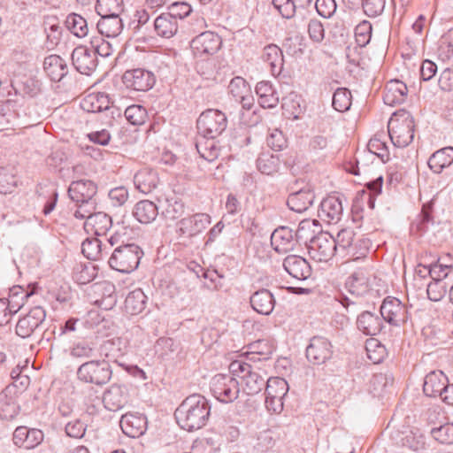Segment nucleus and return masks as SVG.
<instances>
[{"label":"nucleus","mask_w":453,"mask_h":453,"mask_svg":"<svg viewBox=\"0 0 453 453\" xmlns=\"http://www.w3.org/2000/svg\"><path fill=\"white\" fill-rule=\"evenodd\" d=\"M415 122L412 115L400 110L388 121V134L392 143L398 148L408 146L414 138Z\"/></svg>","instance_id":"f257e3e1"},{"label":"nucleus","mask_w":453,"mask_h":453,"mask_svg":"<svg viewBox=\"0 0 453 453\" xmlns=\"http://www.w3.org/2000/svg\"><path fill=\"white\" fill-rule=\"evenodd\" d=\"M142 256L141 248L134 243L121 245L116 248L108 259L111 268L129 273L135 270Z\"/></svg>","instance_id":"f03ea898"},{"label":"nucleus","mask_w":453,"mask_h":453,"mask_svg":"<svg viewBox=\"0 0 453 453\" xmlns=\"http://www.w3.org/2000/svg\"><path fill=\"white\" fill-rule=\"evenodd\" d=\"M345 287L352 297L344 296L340 302L348 312L355 314L361 306V303L357 299L367 294L370 290L366 273L361 270L353 273L346 280Z\"/></svg>","instance_id":"7ed1b4c3"},{"label":"nucleus","mask_w":453,"mask_h":453,"mask_svg":"<svg viewBox=\"0 0 453 453\" xmlns=\"http://www.w3.org/2000/svg\"><path fill=\"white\" fill-rule=\"evenodd\" d=\"M334 240L336 252L342 257L349 256L352 260L365 257L368 252L367 242L355 240V233L350 228H343L337 233Z\"/></svg>","instance_id":"20e7f679"},{"label":"nucleus","mask_w":453,"mask_h":453,"mask_svg":"<svg viewBox=\"0 0 453 453\" xmlns=\"http://www.w3.org/2000/svg\"><path fill=\"white\" fill-rule=\"evenodd\" d=\"M229 370L234 375L242 380L247 395H256L261 392L266 385L267 380L260 374L257 369L242 360L233 361L229 365Z\"/></svg>","instance_id":"39448f33"},{"label":"nucleus","mask_w":453,"mask_h":453,"mask_svg":"<svg viewBox=\"0 0 453 453\" xmlns=\"http://www.w3.org/2000/svg\"><path fill=\"white\" fill-rule=\"evenodd\" d=\"M230 372L228 374H216L210 381V389L214 397L222 403H232L239 395V382Z\"/></svg>","instance_id":"423d86ee"},{"label":"nucleus","mask_w":453,"mask_h":453,"mask_svg":"<svg viewBox=\"0 0 453 453\" xmlns=\"http://www.w3.org/2000/svg\"><path fill=\"white\" fill-rule=\"evenodd\" d=\"M112 375L109 362L92 360L82 364L77 371L78 379L86 383L103 385L107 383Z\"/></svg>","instance_id":"0eeeda50"},{"label":"nucleus","mask_w":453,"mask_h":453,"mask_svg":"<svg viewBox=\"0 0 453 453\" xmlns=\"http://www.w3.org/2000/svg\"><path fill=\"white\" fill-rule=\"evenodd\" d=\"M174 416L181 429L193 432L198 428V397L191 395L176 409Z\"/></svg>","instance_id":"6e6552de"},{"label":"nucleus","mask_w":453,"mask_h":453,"mask_svg":"<svg viewBox=\"0 0 453 453\" xmlns=\"http://www.w3.org/2000/svg\"><path fill=\"white\" fill-rule=\"evenodd\" d=\"M226 117L225 114L215 109H208L200 113V134L208 139H214L219 135L226 127Z\"/></svg>","instance_id":"1a4fd4ad"},{"label":"nucleus","mask_w":453,"mask_h":453,"mask_svg":"<svg viewBox=\"0 0 453 453\" xmlns=\"http://www.w3.org/2000/svg\"><path fill=\"white\" fill-rule=\"evenodd\" d=\"M308 250L311 257L318 262H327L337 253L334 237L327 233L312 237Z\"/></svg>","instance_id":"9d476101"},{"label":"nucleus","mask_w":453,"mask_h":453,"mask_svg":"<svg viewBox=\"0 0 453 453\" xmlns=\"http://www.w3.org/2000/svg\"><path fill=\"white\" fill-rule=\"evenodd\" d=\"M333 345L322 336H314L306 348V357L313 365H322L333 356Z\"/></svg>","instance_id":"9b49d317"},{"label":"nucleus","mask_w":453,"mask_h":453,"mask_svg":"<svg viewBox=\"0 0 453 453\" xmlns=\"http://www.w3.org/2000/svg\"><path fill=\"white\" fill-rule=\"evenodd\" d=\"M380 312L382 319L393 326H400L408 319L405 305L399 299L392 296L383 300Z\"/></svg>","instance_id":"f8f14e48"},{"label":"nucleus","mask_w":453,"mask_h":453,"mask_svg":"<svg viewBox=\"0 0 453 453\" xmlns=\"http://www.w3.org/2000/svg\"><path fill=\"white\" fill-rule=\"evenodd\" d=\"M127 88L136 91H148L155 84L156 79L152 72L142 68L127 70L122 76Z\"/></svg>","instance_id":"ddd939ff"},{"label":"nucleus","mask_w":453,"mask_h":453,"mask_svg":"<svg viewBox=\"0 0 453 453\" xmlns=\"http://www.w3.org/2000/svg\"><path fill=\"white\" fill-rule=\"evenodd\" d=\"M46 312L41 306L32 308L29 312L19 319L16 325V334L21 338L29 337L44 321Z\"/></svg>","instance_id":"4468645a"},{"label":"nucleus","mask_w":453,"mask_h":453,"mask_svg":"<svg viewBox=\"0 0 453 453\" xmlns=\"http://www.w3.org/2000/svg\"><path fill=\"white\" fill-rule=\"evenodd\" d=\"M343 214V207L339 197L329 196L324 198L318 211L319 218L327 224H337Z\"/></svg>","instance_id":"2eb2a0df"},{"label":"nucleus","mask_w":453,"mask_h":453,"mask_svg":"<svg viewBox=\"0 0 453 453\" xmlns=\"http://www.w3.org/2000/svg\"><path fill=\"white\" fill-rule=\"evenodd\" d=\"M96 185L89 180L73 181L68 188V195L76 204L92 203L91 200L96 194Z\"/></svg>","instance_id":"dca6fc26"},{"label":"nucleus","mask_w":453,"mask_h":453,"mask_svg":"<svg viewBox=\"0 0 453 453\" xmlns=\"http://www.w3.org/2000/svg\"><path fill=\"white\" fill-rule=\"evenodd\" d=\"M120 427L125 434L136 438L142 435L147 430V418L137 412H128L120 418Z\"/></svg>","instance_id":"f3484780"},{"label":"nucleus","mask_w":453,"mask_h":453,"mask_svg":"<svg viewBox=\"0 0 453 453\" xmlns=\"http://www.w3.org/2000/svg\"><path fill=\"white\" fill-rule=\"evenodd\" d=\"M284 270L294 279L304 280L311 277V267L309 262L303 257L288 255L283 260Z\"/></svg>","instance_id":"a211bd4d"},{"label":"nucleus","mask_w":453,"mask_h":453,"mask_svg":"<svg viewBox=\"0 0 453 453\" xmlns=\"http://www.w3.org/2000/svg\"><path fill=\"white\" fill-rule=\"evenodd\" d=\"M128 401V393L126 387L112 384L103 395V403L111 411L122 409Z\"/></svg>","instance_id":"6ab92c4d"},{"label":"nucleus","mask_w":453,"mask_h":453,"mask_svg":"<svg viewBox=\"0 0 453 453\" xmlns=\"http://www.w3.org/2000/svg\"><path fill=\"white\" fill-rule=\"evenodd\" d=\"M72 61L73 66L82 74H90L96 65V58L92 50L86 47H76L72 53Z\"/></svg>","instance_id":"aec40b11"},{"label":"nucleus","mask_w":453,"mask_h":453,"mask_svg":"<svg viewBox=\"0 0 453 453\" xmlns=\"http://www.w3.org/2000/svg\"><path fill=\"white\" fill-rule=\"evenodd\" d=\"M111 226V218L108 214L99 211L88 216L84 223V230L88 234L101 236L104 235Z\"/></svg>","instance_id":"412c9836"},{"label":"nucleus","mask_w":453,"mask_h":453,"mask_svg":"<svg viewBox=\"0 0 453 453\" xmlns=\"http://www.w3.org/2000/svg\"><path fill=\"white\" fill-rule=\"evenodd\" d=\"M296 242L293 230L288 226L276 228L271 235V243L279 253H286L294 250Z\"/></svg>","instance_id":"4be33fe9"},{"label":"nucleus","mask_w":453,"mask_h":453,"mask_svg":"<svg viewBox=\"0 0 453 453\" xmlns=\"http://www.w3.org/2000/svg\"><path fill=\"white\" fill-rule=\"evenodd\" d=\"M250 303L256 312L267 316L273 312L276 302L268 289L261 288L251 295Z\"/></svg>","instance_id":"5701e85b"},{"label":"nucleus","mask_w":453,"mask_h":453,"mask_svg":"<svg viewBox=\"0 0 453 453\" xmlns=\"http://www.w3.org/2000/svg\"><path fill=\"white\" fill-rule=\"evenodd\" d=\"M43 70L46 75L55 82L62 81L68 73L66 61L58 55H50L44 58Z\"/></svg>","instance_id":"b1692460"},{"label":"nucleus","mask_w":453,"mask_h":453,"mask_svg":"<svg viewBox=\"0 0 453 453\" xmlns=\"http://www.w3.org/2000/svg\"><path fill=\"white\" fill-rule=\"evenodd\" d=\"M447 384L448 378L441 371H433L425 377L423 391L427 396L441 397Z\"/></svg>","instance_id":"393cba45"},{"label":"nucleus","mask_w":453,"mask_h":453,"mask_svg":"<svg viewBox=\"0 0 453 453\" xmlns=\"http://www.w3.org/2000/svg\"><path fill=\"white\" fill-rule=\"evenodd\" d=\"M408 88L405 83L399 80H391L385 88L383 101L388 105L400 104L407 98Z\"/></svg>","instance_id":"a878e982"},{"label":"nucleus","mask_w":453,"mask_h":453,"mask_svg":"<svg viewBox=\"0 0 453 453\" xmlns=\"http://www.w3.org/2000/svg\"><path fill=\"white\" fill-rule=\"evenodd\" d=\"M357 328L366 335H376L383 328L381 316L371 311H363L357 319Z\"/></svg>","instance_id":"bb28decb"},{"label":"nucleus","mask_w":453,"mask_h":453,"mask_svg":"<svg viewBox=\"0 0 453 453\" xmlns=\"http://www.w3.org/2000/svg\"><path fill=\"white\" fill-rule=\"evenodd\" d=\"M157 173L150 168L139 170L134 177L135 188L143 194H149L154 190L158 184Z\"/></svg>","instance_id":"cd10ccee"},{"label":"nucleus","mask_w":453,"mask_h":453,"mask_svg":"<svg viewBox=\"0 0 453 453\" xmlns=\"http://www.w3.org/2000/svg\"><path fill=\"white\" fill-rule=\"evenodd\" d=\"M315 195L311 189H301L288 196L287 204L290 210L302 213L313 203Z\"/></svg>","instance_id":"c85d7f7f"},{"label":"nucleus","mask_w":453,"mask_h":453,"mask_svg":"<svg viewBox=\"0 0 453 453\" xmlns=\"http://www.w3.org/2000/svg\"><path fill=\"white\" fill-rule=\"evenodd\" d=\"M126 342L121 338H112L104 341L99 347V354L109 361L119 362V358L126 353Z\"/></svg>","instance_id":"c756f323"},{"label":"nucleus","mask_w":453,"mask_h":453,"mask_svg":"<svg viewBox=\"0 0 453 453\" xmlns=\"http://www.w3.org/2000/svg\"><path fill=\"white\" fill-rule=\"evenodd\" d=\"M154 31L162 38H172L178 31V22L169 12L160 14L153 23Z\"/></svg>","instance_id":"7c9ffc66"},{"label":"nucleus","mask_w":453,"mask_h":453,"mask_svg":"<svg viewBox=\"0 0 453 453\" xmlns=\"http://www.w3.org/2000/svg\"><path fill=\"white\" fill-rule=\"evenodd\" d=\"M262 59L268 63L273 76H278L281 73L284 59L282 51L277 45L269 44L265 46L263 50Z\"/></svg>","instance_id":"2f4dec72"},{"label":"nucleus","mask_w":453,"mask_h":453,"mask_svg":"<svg viewBox=\"0 0 453 453\" xmlns=\"http://www.w3.org/2000/svg\"><path fill=\"white\" fill-rule=\"evenodd\" d=\"M133 215L140 223L150 224L157 219L158 209L153 202L142 200L134 206Z\"/></svg>","instance_id":"473e14b6"},{"label":"nucleus","mask_w":453,"mask_h":453,"mask_svg":"<svg viewBox=\"0 0 453 453\" xmlns=\"http://www.w3.org/2000/svg\"><path fill=\"white\" fill-rule=\"evenodd\" d=\"M96 27L100 36L108 38L117 37L123 29V24L119 15L101 17Z\"/></svg>","instance_id":"72a5a7b5"},{"label":"nucleus","mask_w":453,"mask_h":453,"mask_svg":"<svg viewBox=\"0 0 453 453\" xmlns=\"http://www.w3.org/2000/svg\"><path fill=\"white\" fill-rule=\"evenodd\" d=\"M453 162V147H445L435 151L428 159V166L434 173H441Z\"/></svg>","instance_id":"f704fd0d"},{"label":"nucleus","mask_w":453,"mask_h":453,"mask_svg":"<svg viewBox=\"0 0 453 453\" xmlns=\"http://www.w3.org/2000/svg\"><path fill=\"white\" fill-rule=\"evenodd\" d=\"M258 103L263 108H274L279 103V96L269 81H260L256 86Z\"/></svg>","instance_id":"c9c22d12"},{"label":"nucleus","mask_w":453,"mask_h":453,"mask_svg":"<svg viewBox=\"0 0 453 453\" xmlns=\"http://www.w3.org/2000/svg\"><path fill=\"white\" fill-rule=\"evenodd\" d=\"M110 100L104 93H92L86 96L81 102V107L88 112H99L108 110Z\"/></svg>","instance_id":"e433bc0d"},{"label":"nucleus","mask_w":453,"mask_h":453,"mask_svg":"<svg viewBox=\"0 0 453 453\" xmlns=\"http://www.w3.org/2000/svg\"><path fill=\"white\" fill-rule=\"evenodd\" d=\"M81 251L86 257L91 260L102 259L109 253L106 245L103 246L102 241L96 237L86 239L82 242Z\"/></svg>","instance_id":"4c0bfd02"},{"label":"nucleus","mask_w":453,"mask_h":453,"mask_svg":"<svg viewBox=\"0 0 453 453\" xmlns=\"http://www.w3.org/2000/svg\"><path fill=\"white\" fill-rule=\"evenodd\" d=\"M147 296L141 288L131 291L125 300V311L130 315L141 313L146 306Z\"/></svg>","instance_id":"58836bf2"},{"label":"nucleus","mask_w":453,"mask_h":453,"mask_svg":"<svg viewBox=\"0 0 453 453\" xmlns=\"http://www.w3.org/2000/svg\"><path fill=\"white\" fill-rule=\"evenodd\" d=\"M279 155L271 154L269 151L262 152L257 159V167L264 174L272 175L280 168Z\"/></svg>","instance_id":"ea45409f"},{"label":"nucleus","mask_w":453,"mask_h":453,"mask_svg":"<svg viewBox=\"0 0 453 453\" xmlns=\"http://www.w3.org/2000/svg\"><path fill=\"white\" fill-rule=\"evenodd\" d=\"M67 29L76 37L84 38L88 34L87 20L77 13H70L65 19Z\"/></svg>","instance_id":"a19ab883"},{"label":"nucleus","mask_w":453,"mask_h":453,"mask_svg":"<svg viewBox=\"0 0 453 453\" xmlns=\"http://www.w3.org/2000/svg\"><path fill=\"white\" fill-rule=\"evenodd\" d=\"M393 381L394 378L390 373H376L370 380L369 391L373 396L380 397Z\"/></svg>","instance_id":"79ce46f5"},{"label":"nucleus","mask_w":453,"mask_h":453,"mask_svg":"<svg viewBox=\"0 0 453 453\" xmlns=\"http://www.w3.org/2000/svg\"><path fill=\"white\" fill-rule=\"evenodd\" d=\"M19 408L6 390L0 393V418L10 420L19 414Z\"/></svg>","instance_id":"37998d69"},{"label":"nucleus","mask_w":453,"mask_h":453,"mask_svg":"<svg viewBox=\"0 0 453 453\" xmlns=\"http://www.w3.org/2000/svg\"><path fill=\"white\" fill-rule=\"evenodd\" d=\"M18 179L16 172L12 167L0 168V193L11 194L17 187Z\"/></svg>","instance_id":"c03bdc74"},{"label":"nucleus","mask_w":453,"mask_h":453,"mask_svg":"<svg viewBox=\"0 0 453 453\" xmlns=\"http://www.w3.org/2000/svg\"><path fill=\"white\" fill-rule=\"evenodd\" d=\"M288 390V384L283 378L272 377L266 380L265 396H286Z\"/></svg>","instance_id":"a18cd8bd"},{"label":"nucleus","mask_w":453,"mask_h":453,"mask_svg":"<svg viewBox=\"0 0 453 453\" xmlns=\"http://www.w3.org/2000/svg\"><path fill=\"white\" fill-rule=\"evenodd\" d=\"M183 211L184 205L177 197L172 196L165 199L162 211L165 219L175 220L182 215Z\"/></svg>","instance_id":"49530a36"},{"label":"nucleus","mask_w":453,"mask_h":453,"mask_svg":"<svg viewBox=\"0 0 453 453\" xmlns=\"http://www.w3.org/2000/svg\"><path fill=\"white\" fill-rule=\"evenodd\" d=\"M200 44L203 48V53L208 55L215 54L220 48V37L211 31L200 33Z\"/></svg>","instance_id":"de8ad7c7"},{"label":"nucleus","mask_w":453,"mask_h":453,"mask_svg":"<svg viewBox=\"0 0 453 453\" xmlns=\"http://www.w3.org/2000/svg\"><path fill=\"white\" fill-rule=\"evenodd\" d=\"M122 10V0L96 1V11L101 17L119 15Z\"/></svg>","instance_id":"09e8293b"},{"label":"nucleus","mask_w":453,"mask_h":453,"mask_svg":"<svg viewBox=\"0 0 453 453\" xmlns=\"http://www.w3.org/2000/svg\"><path fill=\"white\" fill-rule=\"evenodd\" d=\"M351 93L346 88H339L333 96V107L340 112L349 110L351 106Z\"/></svg>","instance_id":"8fccbe9b"},{"label":"nucleus","mask_w":453,"mask_h":453,"mask_svg":"<svg viewBox=\"0 0 453 453\" xmlns=\"http://www.w3.org/2000/svg\"><path fill=\"white\" fill-rule=\"evenodd\" d=\"M127 120L134 126L144 124L148 119L147 110L140 104H132L125 111Z\"/></svg>","instance_id":"3c124183"},{"label":"nucleus","mask_w":453,"mask_h":453,"mask_svg":"<svg viewBox=\"0 0 453 453\" xmlns=\"http://www.w3.org/2000/svg\"><path fill=\"white\" fill-rule=\"evenodd\" d=\"M432 207V202L425 203L423 205L420 214L411 224V231H413L414 228H416L418 232L423 234L427 230L428 225L433 221L431 216Z\"/></svg>","instance_id":"603ef678"},{"label":"nucleus","mask_w":453,"mask_h":453,"mask_svg":"<svg viewBox=\"0 0 453 453\" xmlns=\"http://www.w3.org/2000/svg\"><path fill=\"white\" fill-rule=\"evenodd\" d=\"M368 358L373 364L380 363L386 356V348L376 339H370L365 345Z\"/></svg>","instance_id":"864d4df0"},{"label":"nucleus","mask_w":453,"mask_h":453,"mask_svg":"<svg viewBox=\"0 0 453 453\" xmlns=\"http://www.w3.org/2000/svg\"><path fill=\"white\" fill-rule=\"evenodd\" d=\"M434 440L441 444H453V423H447L431 430Z\"/></svg>","instance_id":"5fc2aeb1"},{"label":"nucleus","mask_w":453,"mask_h":453,"mask_svg":"<svg viewBox=\"0 0 453 453\" xmlns=\"http://www.w3.org/2000/svg\"><path fill=\"white\" fill-rule=\"evenodd\" d=\"M372 24L367 20H363L355 28V38L357 43L360 47L366 46L372 37Z\"/></svg>","instance_id":"6e6d98bb"},{"label":"nucleus","mask_w":453,"mask_h":453,"mask_svg":"<svg viewBox=\"0 0 453 453\" xmlns=\"http://www.w3.org/2000/svg\"><path fill=\"white\" fill-rule=\"evenodd\" d=\"M402 444L418 453L425 449V437L421 434L411 431L402 438Z\"/></svg>","instance_id":"4d7b16f0"},{"label":"nucleus","mask_w":453,"mask_h":453,"mask_svg":"<svg viewBox=\"0 0 453 453\" xmlns=\"http://www.w3.org/2000/svg\"><path fill=\"white\" fill-rule=\"evenodd\" d=\"M91 46L94 49L92 51L94 55L97 54L103 58H107L111 56L113 51V46L112 44L103 38V36H95L91 39Z\"/></svg>","instance_id":"13d9d810"},{"label":"nucleus","mask_w":453,"mask_h":453,"mask_svg":"<svg viewBox=\"0 0 453 453\" xmlns=\"http://www.w3.org/2000/svg\"><path fill=\"white\" fill-rule=\"evenodd\" d=\"M447 292V284L442 280H432L427 285L426 293L431 301H441Z\"/></svg>","instance_id":"bf43d9fd"},{"label":"nucleus","mask_w":453,"mask_h":453,"mask_svg":"<svg viewBox=\"0 0 453 453\" xmlns=\"http://www.w3.org/2000/svg\"><path fill=\"white\" fill-rule=\"evenodd\" d=\"M367 148L370 152L375 154L383 162H387L389 160L388 146L386 145V142L381 141L380 138H372L367 144Z\"/></svg>","instance_id":"052dcab7"},{"label":"nucleus","mask_w":453,"mask_h":453,"mask_svg":"<svg viewBox=\"0 0 453 453\" xmlns=\"http://www.w3.org/2000/svg\"><path fill=\"white\" fill-rule=\"evenodd\" d=\"M386 0H362V8L368 17H378L385 9Z\"/></svg>","instance_id":"680f3d73"},{"label":"nucleus","mask_w":453,"mask_h":453,"mask_svg":"<svg viewBox=\"0 0 453 453\" xmlns=\"http://www.w3.org/2000/svg\"><path fill=\"white\" fill-rule=\"evenodd\" d=\"M423 269L426 273H428L432 280L443 281V279L448 276L451 267L438 262L428 266H424Z\"/></svg>","instance_id":"e2e57ef3"},{"label":"nucleus","mask_w":453,"mask_h":453,"mask_svg":"<svg viewBox=\"0 0 453 453\" xmlns=\"http://www.w3.org/2000/svg\"><path fill=\"white\" fill-rule=\"evenodd\" d=\"M228 89L229 93L235 98V100H239L240 96H242V95L249 92L250 88L243 78L236 76L231 80L228 85Z\"/></svg>","instance_id":"0e129e2a"},{"label":"nucleus","mask_w":453,"mask_h":453,"mask_svg":"<svg viewBox=\"0 0 453 453\" xmlns=\"http://www.w3.org/2000/svg\"><path fill=\"white\" fill-rule=\"evenodd\" d=\"M196 215L185 218L180 221V232L188 237H194L198 234Z\"/></svg>","instance_id":"69168bd1"},{"label":"nucleus","mask_w":453,"mask_h":453,"mask_svg":"<svg viewBox=\"0 0 453 453\" xmlns=\"http://www.w3.org/2000/svg\"><path fill=\"white\" fill-rule=\"evenodd\" d=\"M128 191L123 187H116L109 191L108 197L112 206H122L128 199Z\"/></svg>","instance_id":"338daca9"},{"label":"nucleus","mask_w":453,"mask_h":453,"mask_svg":"<svg viewBox=\"0 0 453 453\" xmlns=\"http://www.w3.org/2000/svg\"><path fill=\"white\" fill-rule=\"evenodd\" d=\"M438 86L444 92L453 91V68L443 69L438 79Z\"/></svg>","instance_id":"774afa93"}]
</instances>
